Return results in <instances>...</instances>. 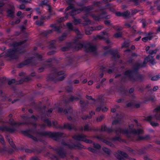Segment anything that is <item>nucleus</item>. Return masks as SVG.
I'll list each match as a JSON object with an SVG mask.
<instances>
[{"label":"nucleus","mask_w":160,"mask_h":160,"mask_svg":"<svg viewBox=\"0 0 160 160\" xmlns=\"http://www.w3.org/2000/svg\"><path fill=\"white\" fill-rule=\"evenodd\" d=\"M115 156L119 160H125V158L129 160H136L133 158H129L127 153L120 150L118 151V153H116Z\"/></svg>","instance_id":"nucleus-12"},{"label":"nucleus","mask_w":160,"mask_h":160,"mask_svg":"<svg viewBox=\"0 0 160 160\" xmlns=\"http://www.w3.org/2000/svg\"><path fill=\"white\" fill-rule=\"evenodd\" d=\"M52 111V108H50L48 109L47 112H44L42 115V116L41 117V119L42 121L47 124V126L48 127H50L52 126V123L51 121L48 118H46L45 117H44L46 114L48 116H49V113H51Z\"/></svg>","instance_id":"nucleus-18"},{"label":"nucleus","mask_w":160,"mask_h":160,"mask_svg":"<svg viewBox=\"0 0 160 160\" xmlns=\"http://www.w3.org/2000/svg\"><path fill=\"white\" fill-rule=\"evenodd\" d=\"M25 152H26L31 153L34 152V150L33 149H25Z\"/></svg>","instance_id":"nucleus-57"},{"label":"nucleus","mask_w":160,"mask_h":160,"mask_svg":"<svg viewBox=\"0 0 160 160\" xmlns=\"http://www.w3.org/2000/svg\"><path fill=\"white\" fill-rule=\"evenodd\" d=\"M0 130L12 133L15 130V128L12 126L3 125L0 127Z\"/></svg>","instance_id":"nucleus-21"},{"label":"nucleus","mask_w":160,"mask_h":160,"mask_svg":"<svg viewBox=\"0 0 160 160\" xmlns=\"http://www.w3.org/2000/svg\"><path fill=\"white\" fill-rule=\"evenodd\" d=\"M96 137L98 139L100 140L101 141L105 143L107 145L111 147H113L114 146V145L112 143V142L106 139H105L104 138V137L102 135H98L96 136Z\"/></svg>","instance_id":"nucleus-26"},{"label":"nucleus","mask_w":160,"mask_h":160,"mask_svg":"<svg viewBox=\"0 0 160 160\" xmlns=\"http://www.w3.org/2000/svg\"><path fill=\"white\" fill-rule=\"evenodd\" d=\"M129 46V44L128 42H125L122 45V48L124 47H128Z\"/></svg>","instance_id":"nucleus-56"},{"label":"nucleus","mask_w":160,"mask_h":160,"mask_svg":"<svg viewBox=\"0 0 160 160\" xmlns=\"http://www.w3.org/2000/svg\"><path fill=\"white\" fill-rule=\"evenodd\" d=\"M10 9H8L7 11V12L9 17H13L14 15V13L15 8L12 5H10Z\"/></svg>","instance_id":"nucleus-31"},{"label":"nucleus","mask_w":160,"mask_h":160,"mask_svg":"<svg viewBox=\"0 0 160 160\" xmlns=\"http://www.w3.org/2000/svg\"><path fill=\"white\" fill-rule=\"evenodd\" d=\"M20 22V20L19 19L17 20L16 21L14 22H12V24L14 25L15 24L19 23Z\"/></svg>","instance_id":"nucleus-64"},{"label":"nucleus","mask_w":160,"mask_h":160,"mask_svg":"<svg viewBox=\"0 0 160 160\" xmlns=\"http://www.w3.org/2000/svg\"><path fill=\"white\" fill-rule=\"evenodd\" d=\"M140 135H137L135 137L132 139V141H137L144 139L148 140L150 138V136L149 135H146L144 136H141Z\"/></svg>","instance_id":"nucleus-25"},{"label":"nucleus","mask_w":160,"mask_h":160,"mask_svg":"<svg viewBox=\"0 0 160 160\" xmlns=\"http://www.w3.org/2000/svg\"><path fill=\"white\" fill-rule=\"evenodd\" d=\"M68 34V33L66 32L64 33L61 36L59 37L58 38L59 42H60L65 40Z\"/></svg>","instance_id":"nucleus-38"},{"label":"nucleus","mask_w":160,"mask_h":160,"mask_svg":"<svg viewBox=\"0 0 160 160\" xmlns=\"http://www.w3.org/2000/svg\"><path fill=\"white\" fill-rule=\"evenodd\" d=\"M6 138L12 148L14 149H15L16 148L15 145L12 142L11 138L9 136L7 135L6 137Z\"/></svg>","instance_id":"nucleus-35"},{"label":"nucleus","mask_w":160,"mask_h":160,"mask_svg":"<svg viewBox=\"0 0 160 160\" xmlns=\"http://www.w3.org/2000/svg\"><path fill=\"white\" fill-rule=\"evenodd\" d=\"M31 79V78L30 77H27L25 78L23 80H20L18 82H17V84H21L22 83L23 81L28 82L30 81Z\"/></svg>","instance_id":"nucleus-41"},{"label":"nucleus","mask_w":160,"mask_h":160,"mask_svg":"<svg viewBox=\"0 0 160 160\" xmlns=\"http://www.w3.org/2000/svg\"><path fill=\"white\" fill-rule=\"evenodd\" d=\"M138 11L137 9L132 10V15H134L138 12Z\"/></svg>","instance_id":"nucleus-63"},{"label":"nucleus","mask_w":160,"mask_h":160,"mask_svg":"<svg viewBox=\"0 0 160 160\" xmlns=\"http://www.w3.org/2000/svg\"><path fill=\"white\" fill-rule=\"evenodd\" d=\"M66 26L69 30L74 31L75 32L77 35V37L78 39L81 38L83 37V34L81 33L78 29L73 28L72 23L70 22L67 23Z\"/></svg>","instance_id":"nucleus-16"},{"label":"nucleus","mask_w":160,"mask_h":160,"mask_svg":"<svg viewBox=\"0 0 160 160\" xmlns=\"http://www.w3.org/2000/svg\"><path fill=\"white\" fill-rule=\"evenodd\" d=\"M122 34L121 32H117L114 34V37L116 38H120L122 37Z\"/></svg>","instance_id":"nucleus-51"},{"label":"nucleus","mask_w":160,"mask_h":160,"mask_svg":"<svg viewBox=\"0 0 160 160\" xmlns=\"http://www.w3.org/2000/svg\"><path fill=\"white\" fill-rule=\"evenodd\" d=\"M22 118L23 119V122H14L13 119L12 118L9 119V122L6 121L5 123H9L12 125H16L20 126L23 124H31L33 126V128L31 129H28L22 131L23 133L29 138L32 139L35 141H38L37 138L30 134V133L36 134L37 136H39L41 137L48 136L53 139L56 141H58L60 138L63 135V133L60 132H48L42 131L39 132L36 129V124L35 123H32L30 122L31 118L33 119L35 121L37 120L38 118L32 115L30 118L27 116H22Z\"/></svg>","instance_id":"nucleus-1"},{"label":"nucleus","mask_w":160,"mask_h":160,"mask_svg":"<svg viewBox=\"0 0 160 160\" xmlns=\"http://www.w3.org/2000/svg\"><path fill=\"white\" fill-rule=\"evenodd\" d=\"M42 60V57L40 54L35 53L34 56L28 59L24 60L22 63L19 64L18 67L21 68L24 65L31 64L32 65H34L37 64L38 62L41 61Z\"/></svg>","instance_id":"nucleus-8"},{"label":"nucleus","mask_w":160,"mask_h":160,"mask_svg":"<svg viewBox=\"0 0 160 160\" xmlns=\"http://www.w3.org/2000/svg\"><path fill=\"white\" fill-rule=\"evenodd\" d=\"M79 99V98L73 96H71L68 99V102H72L74 100L77 101Z\"/></svg>","instance_id":"nucleus-42"},{"label":"nucleus","mask_w":160,"mask_h":160,"mask_svg":"<svg viewBox=\"0 0 160 160\" xmlns=\"http://www.w3.org/2000/svg\"><path fill=\"white\" fill-rule=\"evenodd\" d=\"M148 62H149L152 65H154L156 63L153 57L149 55L145 58L142 63H137L134 65L133 69L137 71L140 68L145 67Z\"/></svg>","instance_id":"nucleus-9"},{"label":"nucleus","mask_w":160,"mask_h":160,"mask_svg":"<svg viewBox=\"0 0 160 160\" xmlns=\"http://www.w3.org/2000/svg\"><path fill=\"white\" fill-rule=\"evenodd\" d=\"M141 22L142 25V27L145 28L146 26L148 24V23L147 22V21L145 19H143Z\"/></svg>","instance_id":"nucleus-50"},{"label":"nucleus","mask_w":160,"mask_h":160,"mask_svg":"<svg viewBox=\"0 0 160 160\" xmlns=\"http://www.w3.org/2000/svg\"><path fill=\"white\" fill-rule=\"evenodd\" d=\"M51 7L50 5H48V11L49 13V15L47 16H42L41 17V20H47L49 19L50 18V16L51 15L55 14V12H52V10Z\"/></svg>","instance_id":"nucleus-27"},{"label":"nucleus","mask_w":160,"mask_h":160,"mask_svg":"<svg viewBox=\"0 0 160 160\" xmlns=\"http://www.w3.org/2000/svg\"><path fill=\"white\" fill-rule=\"evenodd\" d=\"M50 27L51 28H53L54 31L57 32L58 33L61 32L60 29L62 28L61 24L59 25L58 26H56V25L54 24H51ZM54 30L53 29L48 30L44 31L41 32V34L44 37H46L49 34L52 33Z\"/></svg>","instance_id":"nucleus-10"},{"label":"nucleus","mask_w":160,"mask_h":160,"mask_svg":"<svg viewBox=\"0 0 160 160\" xmlns=\"http://www.w3.org/2000/svg\"><path fill=\"white\" fill-rule=\"evenodd\" d=\"M73 7L71 5L67 7L64 12L65 17L59 18L58 20V22H60L65 21L68 19L69 15L73 16L82 11H84L85 14L82 17V18L86 22L85 23H82L83 25L91 24V20L88 18L89 16H92L94 20L97 21H98L100 19L103 18L109 19L111 17L110 15L105 16L107 14V12L104 10L101 13L98 15L92 14V12L97 11L96 10H94V7L93 5L84 6L81 9L77 10L73 9Z\"/></svg>","instance_id":"nucleus-2"},{"label":"nucleus","mask_w":160,"mask_h":160,"mask_svg":"<svg viewBox=\"0 0 160 160\" xmlns=\"http://www.w3.org/2000/svg\"><path fill=\"white\" fill-rule=\"evenodd\" d=\"M113 28H115V30L117 31L121 30L122 29V27L119 28L118 27H117L115 28V26H113Z\"/></svg>","instance_id":"nucleus-62"},{"label":"nucleus","mask_w":160,"mask_h":160,"mask_svg":"<svg viewBox=\"0 0 160 160\" xmlns=\"http://www.w3.org/2000/svg\"><path fill=\"white\" fill-rule=\"evenodd\" d=\"M101 35H97L96 37H93V39L95 40H97L98 39H105V40L107 44H112L113 43L111 42H110V40L108 38L105 39L104 36H106V37H109V35L108 33L106 32H102L101 33Z\"/></svg>","instance_id":"nucleus-17"},{"label":"nucleus","mask_w":160,"mask_h":160,"mask_svg":"<svg viewBox=\"0 0 160 160\" xmlns=\"http://www.w3.org/2000/svg\"><path fill=\"white\" fill-rule=\"evenodd\" d=\"M73 138L78 141L84 142L87 143H91L92 140L86 138V136L84 134H76L72 137Z\"/></svg>","instance_id":"nucleus-11"},{"label":"nucleus","mask_w":160,"mask_h":160,"mask_svg":"<svg viewBox=\"0 0 160 160\" xmlns=\"http://www.w3.org/2000/svg\"><path fill=\"white\" fill-rule=\"evenodd\" d=\"M133 124H130L128 125L129 130L128 128L117 127L114 130L112 127H108L103 125L102 126L100 130L101 131L106 132L108 133L114 131L117 134L122 133L125 135L129 140L132 141V139L135 137L137 135L141 134L144 133V131L142 129H133Z\"/></svg>","instance_id":"nucleus-3"},{"label":"nucleus","mask_w":160,"mask_h":160,"mask_svg":"<svg viewBox=\"0 0 160 160\" xmlns=\"http://www.w3.org/2000/svg\"><path fill=\"white\" fill-rule=\"evenodd\" d=\"M103 27L102 26L99 25L97 27L92 28H93V30H100L102 29Z\"/></svg>","instance_id":"nucleus-47"},{"label":"nucleus","mask_w":160,"mask_h":160,"mask_svg":"<svg viewBox=\"0 0 160 160\" xmlns=\"http://www.w3.org/2000/svg\"><path fill=\"white\" fill-rule=\"evenodd\" d=\"M154 115L153 116H150L147 118V120L149 121H150L153 120L154 118L157 120L160 119V106L157 107L154 111Z\"/></svg>","instance_id":"nucleus-14"},{"label":"nucleus","mask_w":160,"mask_h":160,"mask_svg":"<svg viewBox=\"0 0 160 160\" xmlns=\"http://www.w3.org/2000/svg\"><path fill=\"white\" fill-rule=\"evenodd\" d=\"M122 81L126 82L128 81L135 82L137 80L142 81L144 78L142 74H138L137 72H134L129 69L125 72L124 76L122 77Z\"/></svg>","instance_id":"nucleus-6"},{"label":"nucleus","mask_w":160,"mask_h":160,"mask_svg":"<svg viewBox=\"0 0 160 160\" xmlns=\"http://www.w3.org/2000/svg\"><path fill=\"white\" fill-rule=\"evenodd\" d=\"M6 82V78L5 77L0 78V84L2 85L5 84Z\"/></svg>","instance_id":"nucleus-44"},{"label":"nucleus","mask_w":160,"mask_h":160,"mask_svg":"<svg viewBox=\"0 0 160 160\" xmlns=\"http://www.w3.org/2000/svg\"><path fill=\"white\" fill-rule=\"evenodd\" d=\"M52 73L48 76L49 80L56 81H62L66 77L65 75H63L64 72L61 71L59 68L53 67L51 69Z\"/></svg>","instance_id":"nucleus-7"},{"label":"nucleus","mask_w":160,"mask_h":160,"mask_svg":"<svg viewBox=\"0 0 160 160\" xmlns=\"http://www.w3.org/2000/svg\"><path fill=\"white\" fill-rule=\"evenodd\" d=\"M73 20L72 21V22L75 25H77L78 24H81L82 20L80 19H77L74 17H73Z\"/></svg>","instance_id":"nucleus-36"},{"label":"nucleus","mask_w":160,"mask_h":160,"mask_svg":"<svg viewBox=\"0 0 160 160\" xmlns=\"http://www.w3.org/2000/svg\"><path fill=\"white\" fill-rule=\"evenodd\" d=\"M102 150L103 151L105 152L106 154L109 155L111 153V151L109 149L106 148L105 147L103 148Z\"/></svg>","instance_id":"nucleus-46"},{"label":"nucleus","mask_w":160,"mask_h":160,"mask_svg":"<svg viewBox=\"0 0 160 160\" xmlns=\"http://www.w3.org/2000/svg\"><path fill=\"white\" fill-rule=\"evenodd\" d=\"M160 78V75H157L156 76L152 77L151 80L152 81H157Z\"/></svg>","instance_id":"nucleus-48"},{"label":"nucleus","mask_w":160,"mask_h":160,"mask_svg":"<svg viewBox=\"0 0 160 160\" xmlns=\"http://www.w3.org/2000/svg\"><path fill=\"white\" fill-rule=\"evenodd\" d=\"M93 147L95 148L98 150H99L101 148V146L99 144L95 143H93Z\"/></svg>","instance_id":"nucleus-49"},{"label":"nucleus","mask_w":160,"mask_h":160,"mask_svg":"<svg viewBox=\"0 0 160 160\" xmlns=\"http://www.w3.org/2000/svg\"><path fill=\"white\" fill-rule=\"evenodd\" d=\"M62 144L64 146H66L71 149H80L82 148H84V147L80 143H78L76 144L74 143L68 144L66 143L64 141L62 142Z\"/></svg>","instance_id":"nucleus-13"},{"label":"nucleus","mask_w":160,"mask_h":160,"mask_svg":"<svg viewBox=\"0 0 160 160\" xmlns=\"http://www.w3.org/2000/svg\"><path fill=\"white\" fill-rule=\"evenodd\" d=\"M112 1V0H103L100 1L99 2H94L93 4L94 5L98 6L100 4L102 3L107 4H108V2H111Z\"/></svg>","instance_id":"nucleus-33"},{"label":"nucleus","mask_w":160,"mask_h":160,"mask_svg":"<svg viewBox=\"0 0 160 160\" xmlns=\"http://www.w3.org/2000/svg\"><path fill=\"white\" fill-rule=\"evenodd\" d=\"M114 65L113 64V65L112 66H110L109 67L108 66L107 68H105L104 67H102L101 68V69L102 72H105V71H107L108 72V73L110 74V73H112V69H110L109 68H113L114 67Z\"/></svg>","instance_id":"nucleus-34"},{"label":"nucleus","mask_w":160,"mask_h":160,"mask_svg":"<svg viewBox=\"0 0 160 160\" xmlns=\"http://www.w3.org/2000/svg\"><path fill=\"white\" fill-rule=\"evenodd\" d=\"M104 118L103 115H101L100 117H98L97 119V121L98 122L101 121Z\"/></svg>","instance_id":"nucleus-55"},{"label":"nucleus","mask_w":160,"mask_h":160,"mask_svg":"<svg viewBox=\"0 0 160 160\" xmlns=\"http://www.w3.org/2000/svg\"><path fill=\"white\" fill-rule=\"evenodd\" d=\"M111 22V21L110 20H106L104 21V24L108 26H110L112 25Z\"/></svg>","instance_id":"nucleus-54"},{"label":"nucleus","mask_w":160,"mask_h":160,"mask_svg":"<svg viewBox=\"0 0 160 160\" xmlns=\"http://www.w3.org/2000/svg\"><path fill=\"white\" fill-rule=\"evenodd\" d=\"M72 110L71 108L68 109V110L67 109H64L61 108H58V112L60 113L64 114H66L67 113H71L72 112Z\"/></svg>","instance_id":"nucleus-32"},{"label":"nucleus","mask_w":160,"mask_h":160,"mask_svg":"<svg viewBox=\"0 0 160 160\" xmlns=\"http://www.w3.org/2000/svg\"><path fill=\"white\" fill-rule=\"evenodd\" d=\"M108 53H110L114 58H119L120 57L117 50H109L104 53V55H106Z\"/></svg>","instance_id":"nucleus-23"},{"label":"nucleus","mask_w":160,"mask_h":160,"mask_svg":"<svg viewBox=\"0 0 160 160\" xmlns=\"http://www.w3.org/2000/svg\"><path fill=\"white\" fill-rule=\"evenodd\" d=\"M130 13L129 11H127L126 12H122V16L125 18L127 17L130 15Z\"/></svg>","instance_id":"nucleus-45"},{"label":"nucleus","mask_w":160,"mask_h":160,"mask_svg":"<svg viewBox=\"0 0 160 160\" xmlns=\"http://www.w3.org/2000/svg\"><path fill=\"white\" fill-rule=\"evenodd\" d=\"M112 141L115 142L116 141H118L120 142H123L124 140H122L119 137L115 136L112 138Z\"/></svg>","instance_id":"nucleus-39"},{"label":"nucleus","mask_w":160,"mask_h":160,"mask_svg":"<svg viewBox=\"0 0 160 160\" xmlns=\"http://www.w3.org/2000/svg\"><path fill=\"white\" fill-rule=\"evenodd\" d=\"M43 20H41V18L40 20L37 21L36 22V24L39 26H43L44 25V22L43 21Z\"/></svg>","instance_id":"nucleus-43"},{"label":"nucleus","mask_w":160,"mask_h":160,"mask_svg":"<svg viewBox=\"0 0 160 160\" xmlns=\"http://www.w3.org/2000/svg\"><path fill=\"white\" fill-rule=\"evenodd\" d=\"M57 59L55 57L48 59L47 61V62L48 63V65H44L43 67H42L39 69L38 72H42L43 71L44 68L51 67V64L57 62Z\"/></svg>","instance_id":"nucleus-20"},{"label":"nucleus","mask_w":160,"mask_h":160,"mask_svg":"<svg viewBox=\"0 0 160 160\" xmlns=\"http://www.w3.org/2000/svg\"><path fill=\"white\" fill-rule=\"evenodd\" d=\"M53 126L57 128L63 129L66 128L70 130L72 129V124L69 123H65L64 124L63 126L61 125H58L57 122L56 121H54L52 122Z\"/></svg>","instance_id":"nucleus-19"},{"label":"nucleus","mask_w":160,"mask_h":160,"mask_svg":"<svg viewBox=\"0 0 160 160\" xmlns=\"http://www.w3.org/2000/svg\"><path fill=\"white\" fill-rule=\"evenodd\" d=\"M157 51V49H155L154 50H150L148 53H149L151 55H152L153 54H156Z\"/></svg>","instance_id":"nucleus-53"},{"label":"nucleus","mask_w":160,"mask_h":160,"mask_svg":"<svg viewBox=\"0 0 160 160\" xmlns=\"http://www.w3.org/2000/svg\"><path fill=\"white\" fill-rule=\"evenodd\" d=\"M72 129H73L75 131H79L80 132H87L92 131H98V129H93L92 128L90 127L88 124H85L84 128L82 126H80L79 128H77L76 127H72Z\"/></svg>","instance_id":"nucleus-15"},{"label":"nucleus","mask_w":160,"mask_h":160,"mask_svg":"<svg viewBox=\"0 0 160 160\" xmlns=\"http://www.w3.org/2000/svg\"><path fill=\"white\" fill-rule=\"evenodd\" d=\"M153 34V33L151 32L145 33V35L146 36L142 38V40L144 42H147L148 40H151L153 38L152 35Z\"/></svg>","instance_id":"nucleus-28"},{"label":"nucleus","mask_w":160,"mask_h":160,"mask_svg":"<svg viewBox=\"0 0 160 160\" xmlns=\"http://www.w3.org/2000/svg\"><path fill=\"white\" fill-rule=\"evenodd\" d=\"M15 80L14 79H12L11 80H10L8 82V84L9 85H11L13 83L15 82Z\"/></svg>","instance_id":"nucleus-61"},{"label":"nucleus","mask_w":160,"mask_h":160,"mask_svg":"<svg viewBox=\"0 0 160 160\" xmlns=\"http://www.w3.org/2000/svg\"><path fill=\"white\" fill-rule=\"evenodd\" d=\"M88 150L92 152H93L94 153H97V150L94 148H88Z\"/></svg>","instance_id":"nucleus-58"},{"label":"nucleus","mask_w":160,"mask_h":160,"mask_svg":"<svg viewBox=\"0 0 160 160\" xmlns=\"http://www.w3.org/2000/svg\"><path fill=\"white\" fill-rule=\"evenodd\" d=\"M56 41L54 40L50 41L49 42H45L47 44V47H48L50 48H54L56 47L55 44Z\"/></svg>","instance_id":"nucleus-30"},{"label":"nucleus","mask_w":160,"mask_h":160,"mask_svg":"<svg viewBox=\"0 0 160 160\" xmlns=\"http://www.w3.org/2000/svg\"><path fill=\"white\" fill-rule=\"evenodd\" d=\"M55 150L61 158H64L66 157V151L64 150V147H61L59 148H57Z\"/></svg>","instance_id":"nucleus-22"},{"label":"nucleus","mask_w":160,"mask_h":160,"mask_svg":"<svg viewBox=\"0 0 160 160\" xmlns=\"http://www.w3.org/2000/svg\"><path fill=\"white\" fill-rule=\"evenodd\" d=\"M66 2L69 4H72L74 1V0H65Z\"/></svg>","instance_id":"nucleus-59"},{"label":"nucleus","mask_w":160,"mask_h":160,"mask_svg":"<svg viewBox=\"0 0 160 160\" xmlns=\"http://www.w3.org/2000/svg\"><path fill=\"white\" fill-rule=\"evenodd\" d=\"M116 117L117 118V119L112 121V125H116L120 123L121 119L123 118V116L121 114L120 115L117 114L116 115Z\"/></svg>","instance_id":"nucleus-29"},{"label":"nucleus","mask_w":160,"mask_h":160,"mask_svg":"<svg viewBox=\"0 0 160 160\" xmlns=\"http://www.w3.org/2000/svg\"><path fill=\"white\" fill-rule=\"evenodd\" d=\"M41 5H45L46 6H48V5H49L48 4V1L47 0H44L43 1H42L41 3Z\"/></svg>","instance_id":"nucleus-52"},{"label":"nucleus","mask_w":160,"mask_h":160,"mask_svg":"<svg viewBox=\"0 0 160 160\" xmlns=\"http://www.w3.org/2000/svg\"><path fill=\"white\" fill-rule=\"evenodd\" d=\"M27 40L22 42H14L10 44V46L12 47V48L8 50L6 52H3L0 55V57H4L5 58H9L10 59H17L19 57V54L24 52L25 50L24 48H21V45L25 43Z\"/></svg>","instance_id":"nucleus-4"},{"label":"nucleus","mask_w":160,"mask_h":160,"mask_svg":"<svg viewBox=\"0 0 160 160\" xmlns=\"http://www.w3.org/2000/svg\"><path fill=\"white\" fill-rule=\"evenodd\" d=\"M127 150L131 154L133 155H135L137 154H142L144 152V151L142 149L133 150L130 148H127Z\"/></svg>","instance_id":"nucleus-24"},{"label":"nucleus","mask_w":160,"mask_h":160,"mask_svg":"<svg viewBox=\"0 0 160 160\" xmlns=\"http://www.w3.org/2000/svg\"><path fill=\"white\" fill-rule=\"evenodd\" d=\"M93 28V27H89L88 28L85 29V33L86 35H88L91 34L92 33V31H93V28Z\"/></svg>","instance_id":"nucleus-40"},{"label":"nucleus","mask_w":160,"mask_h":160,"mask_svg":"<svg viewBox=\"0 0 160 160\" xmlns=\"http://www.w3.org/2000/svg\"><path fill=\"white\" fill-rule=\"evenodd\" d=\"M4 5L3 3H0V13H2L3 11L2 7Z\"/></svg>","instance_id":"nucleus-60"},{"label":"nucleus","mask_w":160,"mask_h":160,"mask_svg":"<svg viewBox=\"0 0 160 160\" xmlns=\"http://www.w3.org/2000/svg\"><path fill=\"white\" fill-rule=\"evenodd\" d=\"M71 48H73L76 50H78L83 48L86 52H96L97 50L96 45L92 42L82 43L80 41H75L73 43H68L66 44V46L62 48L61 50L63 51H67Z\"/></svg>","instance_id":"nucleus-5"},{"label":"nucleus","mask_w":160,"mask_h":160,"mask_svg":"<svg viewBox=\"0 0 160 160\" xmlns=\"http://www.w3.org/2000/svg\"><path fill=\"white\" fill-rule=\"evenodd\" d=\"M140 106V105L139 103L135 104L131 102L129 103L126 105L127 107H133L136 108H138Z\"/></svg>","instance_id":"nucleus-37"}]
</instances>
